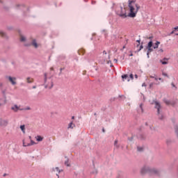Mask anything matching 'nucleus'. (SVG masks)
Masks as SVG:
<instances>
[{"label":"nucleus","mask_w":178,"mask_h":178,"mask_svg":"<svg viewBox=\"0 0 178 178\" xmlns=\"http://www.w3.org/2000/svg\"><path fill=\"white\" fill-rule=\"evenodd\" d=\"M128 7L129 13L128 16L129 17H136L137 13L140 10V6L136 3L135 1L129 0Z\"/></svg>","instance_id":"1"},{"label":"nucleus","mask_w":178,"mask_h":178,"mask_svg":"<svg viewBox=\"0 0 178 178\" xmlns=\"http://www.w3.org/2000/svg\"><path fill=\"white\" fill-rule=\"evenodd\" d=\"M44 87L45 88H52L54 87V82H52V79H49L47 80V73L44 74Z\"/></svg>","instance_id":"2"},{"label":"nucleus","mask_w":178,"mask_h":178,"mask_svg":"<svg viewBox=\"0 0 178 178\" xmlns=\"http://www.w3.org/2000/svg\"><path fill=\"white\" fill-rule=\"evenodd\" d=\"M140 173L141 175H145V173H154V175H156L158 172L156 170H151L148 167H143L141 169Z\"/></svg>","instance_id":"3"},{"label":"nucleus","mask_w":178,"mask_h":178,"mask_svg":"<svg viewBox=\"0 0 178 178\" xmlns=\"http://www.w3.org/2000/svg\"><path fill=\"white\" fill-rule=\"evenodd\" d=\"M152 45H154V43L152 42V40L149 41L147 44V58H149V53L152 52L154 49H152Z\"/></svg>","instance_id":"4"},{"label":"nucleus","mask_w":178,"mask_h":178,"mask_svg":"<svg viewBox=\"0 0 178 178\" xmlns=\"http://www.w3.org/2000/svg\"><path fill=\"white\" fill-rule=\"evenodd\" d=\"M101 58H102V60H104V62H106L108 60V59H109V56L108 54V53H106V51H103L102 53H101Z\"/></svg>","instance_id":"5"},{"label":"nucleus","mask_w":178,"mask_h":178,"mask_svg":"<svg viewBox=\"0 0 178 178\" xmlns=\"http://www.w3.org/2000/svg\"><path fill=\"white\" fill-rule=\"evenodd\" d=\"M7 79H8L9 81L11 82V84L13 86H16V78L15 77L7 76Z\"/></svg>","instance_id":"6"},{"label":"nucleus","mask_w":178,"mask_h":178,"mask_svg":"<svg viewBox=\"0 0 178 178\" xmlns=\"http://www.w3.org/2000/svg\"><path fill=\"white\" fill-rule=\"evenodd\" d=\"M11 109L14 112H17V111H24V108H20L17 104H15L13 107H11Z\"/></svg>","instance_id":"7"},{"label":"nucleus","mask_w":178,"mask_h":178,"mask_svg":"<svg viewBox=\"0 0 178 178\" xmlns=\"http://www.w3.org/2000/svg\"><path fill=\"white\" fill-rule=\"evenodd\" d=\"M154 105H155V108L157 109V113L158 115H159V109H161V104H159V102H154Z\"/></svg>","instance_id":"8"},{"label":"nucleus","mask_w":178,"mask_h":178,"mask_svg":"<svg viewBox=\"0 0 178 178\" xmlns=\"http://www.w3.org/2000/svg\"><path fill=\"white\" fill-rule=\"evenodd\" d=\"M31 143H26L24 140H23V147H30V145H33L35 144L34 141L31 140Z\"/></svg>","instance_id":"9"},{"label":"nucleus","mask_w":178,"mask_h":178,"mask_svg":"<svg viewBox=\"0 0 178 178\" xmlns=\"http://www.w3.org/2000/svg\"><path fill=\"white\" fill-rule=\"evenodd\" d=\"M169 60L168 58H164L163 60H160L161 63L162 65H168V61Z\"/></svg>","instance_id":"10"},{"label":"nucleus","mask_w":178,"mask_h":178,"mask_svg":"<svg viewBox=\"0 0 178 178\" xmlns=\"http://www.w3.org/2000/svg\"><path fill=\"white\" fill-rule=\"evenodd\" d=\"M8 120H3L1 121L0 124L1 126H8Z\"/></svg>","instance_id":"11"},{"label":"nucleus","mask_w":178,"mask_h":178,"mask_svg":"<svg viewBox=\"0 0 178 178\" xmlns=\"http://www.w3.org/2000/svg\"><path fill=\"white\" fill-rule=\"evenodd\" d=\"M122 79L124 80H127V81H130V79H129V75L127 74L122 75Z\"/></svg>","instance_id":"12"},{"label":"nucleus","mask_w":178,"mask_h":178,"mask_svg":"<svg viewBox=\"0 0 178 178\" xmlns=\"http://www.w3.org/2000/svg\"><path fill=\"white\" fill-rule=\"evenodd\" d=\"M32 45L35 48H38V44H37V40H33L32 42Z\"/></svg>","instance_id":"13"},{"label":"nucleus","mask_w":178,"mask_h":178,"mask_svg":"<svg viewBox=\"0 0 178 178\" xmlns=\"http://www.w3.org/2000/svg\"><path fill=\"white\" fill-rule=\"evenodd\" d=\"M159 44H161V42L156 41L154 45L153 46L154 49H156L158 47H159Z\"/></svg>","instance_id":"14"},{"label":"nucleus","mask_w":178,"mask_h":178,"mask_svg":"<svg viewBox=\"0 0 178 178\" xmlns=\"http://www.w3.org/2000/svg\"><path fill=\"white\" fill-rule=\"evenodd\" d=\"M36 141H42L44 140V138H42L41 136H38L35 137Z\"/></svg>","instance_id":"15"},{"label":"nucleus","mask_w":178,"mask_h":178,"mask_svg":"<svg viewBox=\"0 0 178 178\" xmlns=\"http://www.w3.org/2000/svg\"><path fill=\"white\" fill-rule=\"evenodd\" d=\"M164 102H165V104H166V105H173V104H172V102H170V101H169L166 99H164Z\"/></svg>","instance_id":"16"},{"label":"nucleus","mask_w":178,"mask_h":178,"mask_svg":"<svg viewBox=\"0 0 178 178\" xmlns=\"http://www.w3.org/2000/svg\"><path fill=\"white\" fill-rule=\"evenodd\" d=\"M154 83H151L150 84H149V88H152V87H154ZM155 84H156V86H159V84H161V83L160 82H157V83H156Z\"/></svg>","instance_id":"17"},{"label":"nucleus","mask_w":178,"mask_h":178,"mask_svg":"<svg viewBox=\"0 0 178 178\" xmlns=\"http://www.w3.org/2000/svg\"><path fill=\"white\" fill-rule=\"evenodd\" d=\"M149 77L150 79H154L156 81H158V77L156 76V75H150Z\"/></svg>","instance_id":"18"},{"label":"nucleus","mask_w":178,"mask_h":178,"mask_svg":"<svg viewBox=\"0 0 178 178\" xmlns=\"http://www.w3.org/2000/svg\"><path fill=\"white\" fill-rule=\"evenodd\" d=\"M20 129H21L22 133H26V130H25L26 128H25V126H24V125H21V126H20Z\"/></svg>","instance_id":"19"},{"label":"nucleus","mask_w":178,"mask_h":178,"mask_svg":"<svg viewBox=\"0 0 178 178\" xmlns=\"http://www.w3.org/2000/svg\"><path fill=\"white\" fill-rule=\"evenodd\" d=\"M68 129H73V122H71L68 124Z\"/></svg>","instance_id":"20"},{"label":"nucleus","mask_w":178,"mask_h":178,"mask_svg":"<svg viewBox=\"0 0 178 178\" xmlns=\"http://www.w3.org/2000/svg\"><path fill=\"white\" fill-rule=\"evenodd\" d=\"M26 80L27 83H33V79H31L30 77H28Z\"/></svg>","instance_id":"21"},{"label":"nucleus","mask_w":178,"mask_h":178,"mask_svg":"<svg viewBox=\"0 0 178 178\" xmlns=\"http://www.w3.org/2000/svg\"><path fill=\"white\" fill-rule=\"evenodd\" d=\"M65 166H70V164L69 163V159H67V161H65Z\"/></svg>","instance_id":"22"},{"label":"nucleus","mask_w":178,"mask_h":178,"mask_svg":"<svg viewBox=\"0 0 178 178\" xmlns=\"http://www.w3.org/2000/svg\"><path fill=\"white\" fill-rule=\"evenodd\" d=\"M162 76H164V77H168V79H169V75H168L165 72H162Z\"/></svg>","instance_id":"23"},{"label":"nucleus","mask_w":178,"mask_h":178,"mask_svg":"<svg viewBox=\"0 0 178 178\" xmlns=\"http://www.w3.org/2000/svg\"><path fill=\"white\" fill-rule=\"evenodd\" d=\"M0 35H1V37H6V34L2 31H0Z\"/></svg>","instance_id":"24"},{"label":"nucleus","mask_w":178,"mask_h":178,"mask_svg":"<svg viewBox=\"0 0 178 178\" xmlns=\"http://www.w3.org/2000/svg\"><path fill=\"white\" fill-rule=\"evenodd\" d=\"M20 41H26V38L24 36H21Z\"/></svg>","instance_id":"25"},{"label":"nucleus","mask_w":178,"mask_h":178,"mask_svg":"<svg viewBox=\"0 0 178 178\" xmlns=\"http://www.w3.org/2000/svg\"><path fill=\"white\" fill-rule=\"evenodd\" d=\"M55 170H56V172H58V173H60V172H61V170H59V168H58V167H56V168H55Z\"/></svg>","instance_id":"26"},{"label":"nucleus","mask_w":178,"mask_h":178,"mask_svg":"<svg viewBox=\"0 0 178 178\" xmlns=\"http://www.w3.org/2000/svg\"><path fill=\"white\" fill-rule=\"evenodd\" d=\"M143 48H144V46H143V44H141V45L140 46L139 49L138 50V52H140V51H141V49H143Z\"/></svg>","instance_id":"27"},{"label":"nucleus","mask_w":178,"mask_h":178,"mask_svg":"<svg viewBox=\"0 0 178 178\" xmlns=\"http://www.w3.org/2000/svg\"><path fill=\"white\" fill-rule=\"evenodd\" d=\"M138 151H139V152H141V151H143V147H138Z\"/></svg>","instance_id":"28"},{"label":"nucleus","mask_w":178,"mask_h":178,"mask_svg":"<svg viewBox=\"0 0 178 178\" xmlns=\"http://www.w3.org/2000/svg\"><path fill=\"white\" fill-rule=\"evenodd\" d=\"M136 42H138V44H137V48H138V47H140V40H136Z\"/></svg>","instance_id":"29"},{"label":"nucleus","mask_w":178,"mask_h":178,"mask_svg":"<svg viewBox=\"0 0 178 178\" xmlns=\"http://www.w3.org/2000/svg\"><path fill=\"white\" fill-rule=\"evenodd\" d=\"M129 77H130V79H131V80H133L134 79V76H133V74H131L129 75Z\"/></svg>","instance_id":"30"},{"label":"nucleus","mask_w":178,"mask_h":178,"mask_svg":"<svg viewBox=\"0 0 178 178\" xmlns=\"http://www.w3.org/2000/svg\"><path fill=\"white\" fill-rule=\"evenodd\" d=\"M120 16L121 17H126V14H120Z\"/></svg>","instance_id":"31"},{"label":"nucleus","mask_w":178,"mask_h":178,"mask_svg":"<svg viewBox=\"0 0 178 178\" xmlns=\"http://www.w3.org/2000/svg\"><path fill=\"white\" fill-rule=\"evenodd\" d=\"M175 29L170 33V35H172V34H175Z\"/></svg>","instance_id":"32"},{"label":"nucleus","mask_w":178,"mask_h":178,"mask_svg":"<svg viewBox=\"0 0 178 178\" xmlns=\"http://www.w3.org/2000/svg\"><path fill=\"white\" fill-rule=\"evenodd\" d=\"M174 30H175V31H176V30H177V31H178V26H175V27L174 28Z\"/></svg>","instance_id":"33"},{"label":"nucleus","mask_w":178,"mask_h":178,"mask_svg":"<svg viewBox=\"0 0 178 178\" xmlns=\"http://www.w3.org/2000/svg\"><path fill=\"white\" fill-rule=\"evenodd\" d=\"M30 107H27L26 109H25V111H30Z\"/></svg>","instance_id":"34"},{"label":"nucleus","mask_w":178,"mask_h":178,"mask_svg":"<svg viewBox=\"0 0 178 178\" xmlns=\"http://www.w3.org/2000/svg\"><path fill=\"white\" fill-rule=\"evenodd\" d=\"M118 144V140H115L114 145H116Z\"/></svg>","instance_id":"35"},{"label":"nucleus","mask_w":178,"mask_h":178,"mask_svg":"<svg viewBox=\"0 0 178 178\" xmlns=\"http://www.w3.org/2000/svg\"><path fill=\"white\" fill-rule=\"evenodd\" d=\"M152 38H154V37H152V36H150L148 38L149 40H152Z\"/></svg>","instance_id":"36"},{"label":"nucleus","mask_w":178,"mask_h":178,"mask_svg":"<svg viewBox=\"0 0 178 178\" xmlns=\"http://www.w3.org/2000/svg\"><path fill=\"white\" fill-rule=\"evenodd\" d=\"M114 62H115V63H118V59L115 58Z\"/></svg>","instance_id":"37"},{"label":"nucleus","mask_w":178,"mask_h":178,"mask_svg":"<svg viewBox=\"0 0 178 178\" xmlns=\"http://www.w3.org/2000/svg\"><path fill=\"white\" fill-rule=\"evenodd\" d=\"M135 79H138V75L135 74Z\"/></svg>","instance_id":"38"},{"label":"nucleus","mask_w":178,"mask_h":178,"mask_svg":"<svg viewBox=\"0 0 178 178\" xmlns=\"http://www.w3.org/2000/svg\"><path fill=\"white\" fill-rule=\"evenodd\" d=\"M171 86H172V87H176V86H175V83H172Z\"/></svg>","instance_id":"39"},{"label":"nucleus","mask_w":178,"mask_h":178,"mask_svg":"<svg viewBox=\"0 0 178 178\" xmlns=\"http://www.w3.org/2000/svg\"><path fill=\"white\" fill-rule=\"evenodd\" d=\"M140 108L143 110V104L140 105Z\"/></svg>","instance_id":"40"},{"label":"nucleus","mask_w":178,"mask_h":178,"mask_svg":"<svg viewBox=\"0 0 178 178\" xmlns=\"http://www.w3.org/2000/svg\"><path fill=\"white\" fill-rule=\"evenodd\" d=\"M158 80H160V81H163L162 78H159Z\"/></svg>","instance_id":"41"},{"label":"nucleus","mask_w":178,"mask_h":178,"mask_svg":"<svg viewBox=\"0 0 178 178\" xmlns=\"http://www.w3.org/2000/svg\"><path fill=\"white\" fill-rule=\"evenodd\" d=\"M102 131L103 133H105V129L103 128Z\"/></svg>","instance_id":"42"},{"label":"nucleus","mask_w":178,"mask_h":178,"mask_svg":"<svg viewBox=\"0 0 178 178\" xmlns=\"http://www.w3.org/2000/svg\"><path fill=\"white\" fill-rule=\"evenodd\" d=\"M50 70H54V67H51Z\"/></svg>","instance_id":"43"},{"label":"nucleus","mask_w":178,"mask_h":178,"mask_svg":"<svg viewBox=\"0 0 178 178\" xmlns=\"http://www.w3.org/2000/svg\"><path fill=\"white\" fill-rule=\"evenodd\" d=\"M56 176H58V178H59V174H56Z\"/></svg>","instance_id":"44"},{"label":"nucleus","mask_w":178,"mask_h":178,"mask_svg":"<svg viewBox=\"0 0 178 178\" xmlns=\"http://www.w3.org/2000/svg\"><path fill=\"white\" fill-rule=\"evenodd\" d=\"M129 56H133V54H131L129 55Z\"/></svg>","instance_id":"45"},{"label":"nucleus","mask_w":178,"mask_h":178,"mask_svg":"<svg viewBox=\"0 0 178 178\" xmlns=\"http://www.w3.org/2000/svg\"><path fill=\"white\" fill-rule=\"evenodd\" d=\"M160 51H161V52H163V49H161Z\"/></svg>","instance_id":"46"},{"label":"nucleus","mask_w":178,"mask_h":178,"mask_svg":"<svg viewBox=\"0 0 178 178\" xmlns=\"http://www.w3.org/2000/svg\"><path fill=\"white\" fill-rule=\"evenodd\" d=\"M72 120L74 119V116H72Z\"/></svg>","instance_id":"47"},{"label":"nucleus","mask_w":178,"mask_h":178,"mask_svg":"<svg viewBox=\"0 0 178 178\" xmlns=\"http://www.w3.org/2000/svg\"><path fill=\"white\" fill-rule=\"evenodd\" d=\"M163 118V117L162 115H161V117H159V118H160V119H162Z\"/></svg>","instance_id":"48"},{"label":"nucleus","mask_w":178,"mask_h":178,"mask_svg":"<svg viewBox=\"0 0 178 178\" xmlns=\"http://www.w3.org/2000/svg\"><path fill=\"white\" fill-rule=\"evenodd\" d=\"M33 88H36V86H33Z\"/></svg>","instance_id":"49"},{"label":"nucleus","mask_w":178,"mask_h":178,"mask_svg":"<svg viewBox=\"0 0 178 178\" xmlns=\"http://www.w3.org/2000/svg\"><path fill=\"white\" fill-rule=\"evenodd\" d=\"M6 176V174H3V177Z\"/></svg>","instance_id":"50"},{"label":"nucleus","mask_w":178,"mask_h":178,"mask_svg":"<svg viewBox=\"0 0 178 178\" xmlns=\"http://www.w3.org/2000/svg\"><path fill=\"white\" fill-rule=\"evenodd\" d=\"M144 86H145V84L143 83V87H144Z\"/></svg>","instance_id":"51"},{"label":"nucleus","mask_w":178,"mask_h":178,"mask_svg":"<svg viewBox=\"0 0 178 178\" xmlns=\"http://www.w3.org/2000/svg\"><path fill=\"white\" fill-rule=\"evenodd\" d=\"M176 35H178V33H176Z\"/></svg>","instance_id":"52"}]
</instances>
